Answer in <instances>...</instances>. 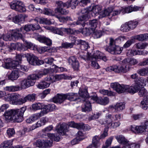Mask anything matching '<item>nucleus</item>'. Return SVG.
Here are the masks:
<instances>
[{
    "label": "nucleus",
    "instance_id": "nucleus-13",
    "mask_svg": "<svg viewBox=\"0 0 148 148\" xmlns=\"http://www.w3.org/2000/svg\"><path fill=\"white\" fill-rule=\"evenodd\" d=\"M69 126L77 129H82L83 130H87L90 129V127L87 125L84 124L82 123H76L74 121H72L69 123Z\"/></svg>",
    "mask_w": 148,
    "mask_h": 148
},
{
    "label": "nucleus",
    "instance_id": "nucleus-1",
    "mask_svg": "<svg viewBox=\"0 0 148 148\" xmlns=\"http://www.w3.org/2000/svg\"><path fill=\"white\" fill-rule=\"evenodd\" d=\"M101 8L97 5L93 7L91 11H89L87 9H82L79 13L78 21L75 23L76 25H81L83 27L85 25V21L91 17H95L101 13Z\"/></svg>",
    "mask_w": 148,
    "mask_h": 148
},
{
    "label": "nucleus",
    "instance_id": "nucleus-53",
    "mask_svg": "<svg viewBox=\"0 0 148 148\" xmlns=\"http://www.w3.org/2000/svg\"><path fill=\"white\" fill-rule=\"evenodd\" d=\"M120 30L124 32H127L130 30L127 22L121 25Z\"/></svg>",
    "mask_w": 148,
    "mask_h": 148
},
{
    "label": "nucleus",
    "instance_id": "nucleus-4",
    "mask_svg": "<svg viewBox=\"0 0 148 148\" xmlns=\"http://www.w3.org/2000/svg\"><path fill=\"white\" fill-rule=\"evenodd\" d=\"M36 77V76L33 74L28 76L26 79L21 81L20 82V89H25L34 85L35 82Z\"/></svg>",
    "mask_w": 148,
    "mask_h": 148
},
{
    "label": "nucleus",
    "instance_id": "nucleus-55",
    "mask_svg": "<svg viewBox=\"0 0 148 148\" xmlns=\"http://www.w3.org/2000/svg\"><path fill=\"white\" fill-rule=\"evenodd\" d=\"M113 138V137L112 136L110 137L106 141V145L102 147V148H107L110 146L111 144Z\"/></svg>",
    "mask_w": 148,
    "mask_h": 148
},
{
    "label": "nucleus",
    "instance_id": "nucleus-43",
    "mask_svg": "<svg viewBox=\"0 0 148 148\" xmlns=\"http://www.w3.org/2000/svg\"><path fill=\"white\" fill-rule=\"evenodd\" d=\"M20 87L18 86H7L4 88L5 90L10 92H14L18 91L20 89Z\"/></svg>",
    "mask_w": 148,
    "mask_h": 148
},
{
    "label": "nucleus",
    "instance_id": "nucleus-9",
    "mask_svg": "<svg viewBox=\"0 0 148 148\" xmlns=\"http://www.w3.org/2000/svg\"><path fill=\"white\" fill-rule=\"evenodd\" d=\"M48 136L51 140V141L49 140H44V143L43 147H50L52 146V141H54L58 142L60 140V138L56 135L53 134L49 133L47 134Z\"/></svg>",
    "mask_w": 148,
    "mask_h": 148
},
{
    "label": "nucleus",
    "instance_id": "nucleus-28",
    "mask_svg": "<svg viewBox=\"0 0 148 148\" xmlns=\"http://www.w3.org/2000/svg\"><path fill=\"white\" fill-rule=\"evenodd\" d=\"M19 71L18 69H15L8 75V79L12 81L17 79L19 77Z\"/></svg>",
    "mask_w": 148,
    "mask_h": 148
},
{
    "label": "nucleus",
    "instance_id": "nucleus-33",
    "mask_svg": "<svg viewBox=\"0 0 148 148\" xmlns=\"http://www.w3.org/2000/svg\"><path fill=\"white\" fill-rule=\"evenodd\" d=\"M85 103L82 107V111L85 112H88L91 110V104L89 101L85 99Z\"/></svg>",
    "mask_w": 148,
    "mask_h": 148
},
{
    "label": "nucleus",
    "instance_id": "nucleus-22",
    "mask_svg": "<svg viewBox=\"0 0 148 148\" xmlns=\"http://www.w3.org/2000/svg\"><path fill=\"white\" fill-rule=\"evenodd\" d=\"M56 130L59 134L61 135H64L67 131L66 126L65 123L59 124L56 127Z\"/></svg>",
    "mask_w": 148,
    "mask_h": 148
},
{
    "label": "nucleus",
    "instance_id": "nucleus-38",
    "mask_svg": "<svg viewBox=\"0 0 148 148\" xmlns=\"http://www.w3.org/2000/svg\"><path fill=\"white\" fill-rule=\"evenodd\" d=\"M37 40L40 42L45 43L48 45L52 44L51 40L44 36L40 37L38 38Z\"/></svg>",
    "mask_w": 148,
    "mask_h": 148
},
{
    "label": "nucleus",
    "instance_id": "nucleus-23",
    "mask_svg": "<svg viewBox=\"0 0 148 148\" xmlns=\"http://www.w3.org/2000/svg\"><path fill=\"white\" fill-rule=\"evenodd\" d=\"M140 8L139 7L134 5H131L129 6L124 9H122L120 10H119L120 13L122 12L123 14L125 13H129L133 11H136L139 10Z\"/></svg>",
    "mask_w": 148,
    "mask_h": 148
},
{
    "label": "nucleus",
    "instance_id": "nucleus-46",
    "mask_svg": "<svg viewBox=\"0 0 148 148\" xmlns=\"http://www.w3.org/2000/svg\"><path fill=\"white\" fill-rule=\"evenodd\" d=\"M100 139V137L97 136H94L92 139V145L96 148L98 147V144Z\"/></svg>",
    "mask_w": 148,
    "mask_h": 148
},
{
    "label": "nucleus",
    "instance_id": "nucleus-37",
    "mask_svg": "<svg viewBox=\"0 0 148 148\" xmlns=\"http://www.w3.org/2000/svg\"><path fill=\"white\" fill-rule=\"evenodd\" d=\"M116 112L120 111L124 109L125 108V104L124 102L117 103L114 106H112Z\"/></svg>",
    "mask_w": 148,
    "mask_h": 148
},
{
    "label": "nucleus",
    "instance_id": "nucleus-11",
    "mask_svg": "<svg viewBox=\"0 0 148 148\" xmlns=\"http://www.w3.org/2000/svg\"><path fill=\"white\" fill-rule=\"evenodd\" d=\"M110 86L111 88L119 93L125 92L128 88L127 85L125 86L123 84H120L118 82L112 83Z\"/></svg>",
    "mask_w": 148,
    "mask_h": 148
},
{
    "label": "nucleus",
    "instance_id": "nucleus-34",
    "mask_svg": "<svg viewBox=\"0 0 148 148\" xmlns=\"http://www.w3.org/2000/svg\"><path fill=\"white\" fill-rule=\"evenodd\" d=\"M66 5L68 7H71L72 9L75 8L78 4V1L77 0H69L65 3Z\"/></svg>",
    "mask_w": 148,
    "mask_h": 148
},
{
    "label": "nucleus",
    "instance_id": "nucleus-57",
    "mask_svg": "<svg viewBox=\"0 0 148 148\" xmlns=\"http://www.w3.org/2000/svg\"><path fill=\"white\" fill-rule=\"evenodd\" d=\"M109 127H106L104 128L103 132L101 134L99 137L100 139H103L108 136V131Z\"/></svg>",
    "mask_w": 148,
    "mask_h": 148
},
{
    "label": "nucleus",
    "instance_id": "nucleus-41",
    "mask_svg": "<svg viewBox=\"0 0 148 148\" xmlns=\"http://www.w3.org/2000/svg\"><path fill=\"white\" fill-rule=\"evenodd\" d=\"M116 139L119 143L125 145L127 144L129 142L128 140L125 138L124 136L122 135L117 136L115 137Z\"/></svg>",
    "mask_w": 148,
    "mask_h": 148
},
{
    "label": "nucleus",
    "instance_id": "nucleus-27",
    "mask_svg": "<svg viewBox=\"0 0 148 148\" xmlns=\"http://www.w3.org/2000/svg\"><path fill=\"white\" fill-rule=\"evenodd\" d=\"M27 61L31 65H35L38 60V58L32 54L27 53L25 55Z\"/></svg>",
    "mask_w": 148,
    "mask_h": 148
},
{
    "label": "nucleus",
    "instance_id": "nucleus-52",
    "mask_svg": "<svg viewBox=\"0 0 148 148\" xmlns=\"http://www.w3.org/2000/svg\"><path fill=\"white\" fill-rule=\"evenodd\" d=\"M30 48L29 46L27 47L22 43H17L16 49L18 50L24 51L27 50V48Z\"/></svg>",
    "mask_w": 148,
    "mask_h": 148
},
{
    "label": "nucleus",
    "instance_id": "nucleus-54",
    "mask_svg": "<svg viewBox=\"0 0 148 148\" xmlns=\"http://www.w3.org/2000/svg\"><path fill=\"white\" fill-rule=\"evenodd\" d=\"M43 13L46 15L49 16H54L55 14L52 11L49 9L44 8L42 10Z\"/></svg>",
    "mask_w": 148,
    "mask_h": 148
},
{
    "label": "nucleus",
    "instance_id": "nucleus-12",
    "mask_svg": "<svg viewBox=\"0 0 148 148\" xmlns=\"http://www.w3.org/2000/svg\"><path fill=\"white\" fill-rule=\"evenodd\" d=\"M56 3L57 5V8L56 9L58 12L62 14L66 15L67 14L69 11L68 10H66L63 8H68L69 7L66 6L64 3H63L61 1H58L56 2Z\"/></svg>",
    "mask_w": 148,
    "mask_h": 148
},
{
    "label": "nucleus",
    "instance_id": "nucleus-64",
    "mask_svg": "<svg viewBox=\"0 0 148 148\" xmlns=\"http://www.w3.org/2000/svg\"><path fill=\"white\" fill-rule=\"evenodd\" d=\"M77 138H78L79 141H81L84 138V133L81 131H79L76 134Z\"/></svg>",
    "mask_w": 148,
    "mask_h": 148
},
{
    "label": "nucleus",
    "instance_id": "nucleus-24",
    "mask_svg": "<svg viewBox=\"0 0 148 148\" xmlns=\"http://www.w3.org/2000/svg\"><path fill=\"white\" fill-rule=\"evenodd\" d=\"M21 28H23L22 30L24 29L27 32H29L30 31H34L35 30H38L40 28L39 25H34L31 24L29 25H25L24 27H21Z\"/></svg>",
    "mask_w": 148,
    "mask_h": 148
},
{
    "label": "nucleus",
    "instance_id": "nucleus-60",
    "mask_svg": "<svg viewBox=\"0 0 148 148\" xmlns=\"http://www.w3.org/2000/svg\"><path fill=\"white\" fill-rule=\"evenodd\" d=\"M90 60H91V65L92 67L95 69H98L99 67V66L98 63L96 62L97 60H93V58H91Z\"/></svg>",
    "mask_w": 148,
    "mask_h": 148
},
{
    "label": "nucleus",
    "instance_id": "nucleus-16",
    "mask_svg": "<svg viewBox=\"0 0 148 148\" xmlns=\"http://www.w3.org/2000/svg\"><path fill=\"white\" fill-rule=\"evenodd\" d=\"M120 13L119 11L117 10L113 11V10L111 8L104 10L103 11H101L100 15L102 17H104L107 16H115L117 15Z\"/></svg>",
    "mask_w": 148,
    "mask_h": 148
},
{
    "label": "nucleus",
    "instance_id": "nucleus-30",
    "mask_svg": "<svg viewBox=\"0 0 148 148\" xmlns=\"http://www.w3.org/2000/svg\"><path fill=\"white\" fill-rule=\"evenodd\" d=\"M123 63L127 64L128 65H135L138 63V61L136 59L128 58L124 59L122 61Z\"/></svg>",
    "mask_w": 148,
    "mask_h": 148
},
{
    "label": "nucleus",
    "instance_id": "nucleus-29",
    "mask_svg": "<svg viewBox=\"0 0 148 148\" xmlns=\"http://www.w3.org/2000/svg\"><path fill=\"white\" fill-rule=\"evenodd\" d=\"M65 100L64 94H58L53 98L52 101L55 103H60L63 102Z\"/></svg>",
    "mask_w": 148,
    "mask_h": 148
},
{
    "label": "nucleus",
    "instance_id": "nucleus-20",
    "mask_svg": "<svg viewBox=\"0 0 148 148\" xmlns=\"http://www.w3.org/2000/svg\"><path fill=\"white\" fill-rule=\"evenodd\" d=\"M4 116L5 120L7 122H10L13 120L14 121V109L6 111Z\"/></svg>",
    "mask_w": 148,
    "mask_h": 148
},
{
    "label": "nucleus",
    "instance_id": "nucleus-50",
    "mask_svg": "<svg viewBox=\"0 0 148 148\" xmlns=\"http://www.w3.org/2000/svg\"><path fill=\"white\" fill-rule=\"evenodd\" d=\"M79 96L82 98H86L88 97V92L87 88H85L84 90H82L80 89L79 92Z\"/></svg>",
    "mask_w": 148,
    "mask_h": 148
},
{
    "label": "nucleus",
    "instance_id": "nucleus-19",
    "mask_svg": "<svg viewBox=\"0 0 148 148\" xmlns=\"http://www.w3.org/2000/svg\"><path fill=\"white\" fill-rule=\"evenodd\" d=\"M53 30V33L61 36L63 35L64 33L67 34H72L70 28H66L63 27L60 28L54 27V29Z\"/></svg>",
    "mask_w": 148,
    "mask_h": 148
},
{
    "label": "nucleus",
    "instance_id": "nucleus-44",
    "mask_svg": "<svg viewBox=\"0 0 148 148\" xmlns=\"http://www.w3.org/2000/svg\"><path fill=\"white\" fill-rule=\"evenodd\" d=\"M145 82H145L144 84H143L142 86L140 87L141 88L139 90V92L138 93V95L140 97L145 96L147 94V91L144 87V85L145 84Z\"/></svg>",
    "mask_w": 148,
    "mask_h": 148
},
{
    "label": "nucleus",
    "instance_id": "nucleus-49",
    "mask_svg": "<svg viewBox=\"0 0 148 148\" xmlns=\"http://www.w3.org/2000/svg\"><path fill=\"white\" fill-rule=\"evenodd\" d=\"M148 45V44L145 42H139L136 43L134 46L138 49H144Z\"/></svg>",
    "mask_w": 148,
    "mask_h": 148
},
{
    "label": "nucleus",
    "instance_id": "nucleus-48",
    "mask_svg": "<svg viewBox=\"0 0 148 148\" xmlns=\"http://www.w3.org/2000/svg\"><path fill=\"white\" fill-rule=\"evenodd\" d=\"M49 72V70L47 69H45L42 72L39 73L37 74H33L36 76V79H39L44 75L47 74Z\"/></svg>",
    "mask_w": 148,
    "mask_h": 148
},
{
    "label": "nucleus",
    "instance_id": "nucleus-35",
    "mask_svg": "<svg viewBox=\"0 0 148 148\" xmlns=\"http://www.w3.org/2000/svg\"><path fill=\"white\" fill-rule=\"evenodd\" d=\"M13 140L4 141L1 145V148H12Z\"/></svg>",
    "mask_w": 148,
    "mask_h": 148
},
{
    "label": "nucleus",
    "instance_id": "nucleus-8",
    "mask_svg": "<svg viewBox=\"0 0 148 148\" xmlns=\"http://www.w3.org/2000/svg\"><path fill=\"white\" fill-rule=\"evenodd\" d=\"M26 109V106L23 107L20 109H14V121L20 122L23 120L24 113Z\"/></svg>",
    "mask_w": 148,
    "mask_h": 148
},
{
    "label": "nucleus",
    "instance_id": "nucleus-39",
    "mask_svg": "<svg viewBox=\"0 0 148 148\" xmlns=\"http://www.w3.org/2000/svg\"><path fill=\"white\" fill-rule=\"evenodd\" d=\"M36 95L35 94H29L26 96L25 98H23V103H25L27 101H33L35 100Z\"/></svg>",
    "mask_w": 148,
    "mask_h": 148
},
{
    "label": "nucleus",
    "instance_id": "nucleus-40",
    "mask_svg": "<svg viewBox=\"0 0 148 148\" xmlns=\"http://www.w3.org/2000/svg\"><path fill=\"white\" fill-rule=\"evenodd\" d=\"M51 84V82L42 81L37 86V87L40 89H44L49 87Z\"/></svg>",
    "mask_w": 148,
    "mask_h": 148
},
{
    "label": "nucleus",
    "instance_id": "nucleus-17",
    "mask_svg": "<svg viewBox=\"0 0 148 148\" xmlns=\"http://www.w3.org/2000/svg\"><path fill=\"white\" fill-rule=\"evenodd\" d=\"M91 99L95 101L97 103L101 105H105L108 104L109 102V99L107 97L103 98L101 97H98L97 95H94L91 97Z\"/></svg>",
    "mask_w": 148,
    "mask_h": 148
},
{
    "label": "nucleus",
    "instance_id": "nucleus-63",
    "mask_svg": "<svg viewBox=\"0 0 148 148\" xmlns=\"http://www.w3.org/2000/svg\"><path fill=\"white\" fill-rule=\"evenodd\" d=\"M7 133L9 137L13 136L15 133L14 130L13 128H9L7 130Z\"/></svg>",
    "mask_w": 148,
    "mask_h": 148
},
{
    "label": "nucleus",
    "instance_id": "nucleus-61",
    "mask_svg": "<svg viewBox=\"0 0 148 148\" xmlns=\"http://www.w3.org/2000/svg\"><path fill=\"white\" fill-rule=\"evenodd\" d=\"M42 125L41 122L40 120L38 121L35 124H34L30 128V129L32 130H33L36 128L41 126Z\"/></svg>",
    "mask_w": 148,
    "mask_h": 148
},
{
    "label": "nucleus",
    "instance_id": "nucleus-14",
    "mask_svg": "<svg viewBox=\"0 0 148 148\" xmlns=\"http://www.w3.org/2000/svg\"><path fill=\"white\" fill-rule=\"evenodd\" d=\"M68 62L73 69L78 70L79 67V64L77 58L75 56H71L68 59Z\"/></svg>",
    "mask_w": 148,
    "mask_h": 148
},
{
    "label": "nucleus",
    "instance_id": "nucleus-5",
    "mask_svg": "<svg viewBox=\"0 0 148 148\" xmlns=\"http://www.w3.org/2000/svg\"><path fill=\"white\" fill-rule=\"evenodd\" d=\"M109 47L105 49L106 51H107L112 54H118L121 53L123 48H121L115 44V41L112 38L110 39Z\"/></svg>",
    "mask_w": 148,
    "mask_h": 148
},
{
    "label": "nucleus",
    "instance_id": "nucleus-31",
    "mask_svg": "<svg viewBox=\"0 0 148 148\" xmlns=\"http://www.w3.org/2000/svg\"><path fill=\"white\" fill-rule=\"evenodd\" d=\"M25 18L24 16L20 14L12 17V20L15 23H21L24 22Z\"/></svg>",
    "mask_w": 148,
    "mask_h": 148
},
{
    "label": "nucleus",
    "instance_id": "nucleus-26",
    "mask_svg": "<svg viewBox=\"0 0 148 148\" xmlns=\"http://www.w3.org/2000/svg\"><path fill=\"white\" fill-rule=\"evenodd\" d=\"M146 82V80L143 78H140L138 81L136 82L134 84L132 85L134 87V90L135 93L139 91L140 87L142 86L143 84H144V82Z\"/></svg>",
    "mask_w": 148,
    "mask_h": 148
},
{
    "label": "nucleus",
    "instance_id": "nucleus-47",
    "mask_svg": "<svg viewBox=\"0 0 148 148\" xmlns=\"http://www.w3.org/2000/svg\"><path fill=\"white\" fill-rule=\"evenodd\" d=\"M98 23V21L96 19L90 20L89 22V25L91 27V29H95L97 27Z\"/></svg>",
    "mask_w": 148,
    "mask_h": 148
},
{
    "label": "nucleus",
    "instance_id": "nucleus-7",
    "mask_svg": "<svg viewBox=\"0 0 148 148\" xmlns=\"http://www.w3.org/2000/svg\"><path fill=\"white\" fill-rule=\"evenodd\" d=\"M10 5L12 9L20 12H23L26 11L23 3L20 1H12L10 3Z\"/></svg>",
    "mask_w": 148,
    "mask_h": 148
},
{
    "label": "nucleus",
    "instance_id": "nucleus-3",
    "mask_svg": "<svg viewBox=\"0 0 148 148\" xmlns=\"http://www.w3.org/2000/svg\"><path fill=\"white\" fill-rule=\"evenodd\" d=\"M16 60H12L11 58H7L4 59L5 64L3 67L7 69L14 68L19 64L20 62L22 60V56L21 55H17L16 56Z\"/></svg>",
    "mask_w": 148,
    "mask_h": 148
},
{
    "label": "nucleus",
    "instance_id": "nucleus-18",
    "mask_svg": "<svg viewBox=\"0 0 148 148\" xmlns=\"http://www.w3.org/2000/svg\"><path fill=\"white\" fill-rule=\"evenodd\" d=\"M23 28L19 29H16L12 30L11 34V36L12 39H14L15 40L19 39L23 40V36L21 34Z\"/></svg>",
    "mask_w": 148,
    "mask_h": 148
},
{
    "label": "nucleus",
    "instance_id": "nucleus-45",
    "mask_svg": "<svg viewBox=\"0 0 148 148\" xmlns=\"http://www.w3.org/2000/svg\"><path fill=\"white\" fill-rule=\"evenodd\" d=\"M148 95H147L146 98H144L141 102V107L145 110H147L148 107Z\"/></svg>",
    "mask_w": 148,
    "mask_h": 148
},
{
    "label": "nucleus",
    "instance_id": "nucleus-2",
    "mask_svg": "<svg viewBox=\"0 0 148 148\" xmlns=\"http://www.w3.org/2000/svg\"><path fill=\"white\" fill-rule=\"evenodd\" d=\"M120 64L118 66L114 65L112 66L108 67L106 69H104L106 71L109 72L114 71L116 73H125L130 70V67L127 64H124L122 61L120 62Z\"/></svg>",
    "mask_w": 148,
    "mask_h": 148
},
{
    "label": "nucleus",
    "instance_id": "nucleus-59",
    "mask_svg": "<svg viewBox=\"0 0 148 148\" xmlns=\"http://www.w3.org/2000/svg\"><path fill=\"white\" fill-rule=\"evenodd\" d=\"M12 38L10 35L8 34H4L0 37V40H4L5 41H10L11 40Z\"/></svg>",
    "mask_w": 148,
    "mask_h": 148
},
{
    "label": "nucleus",
    "instance_id": "nucleus-56",
    "mask_svg": "<svg viewBox=\"0 0 148 148\" xmlns=\"http://www.w3.org/2000/svg\"><path fill=\"white\" fill-rule=\"evenodd\" d=\"M130 29H133L136 27L138 22L136 21H130L127 22Z\"/></svg>",
    "mask_w": 148,
    "mask_h": 148
},
{
    "label": "nucleus",
    "instance_id": "nucleus-15",
    "mask_svg": "<svg viewBox=\"0 0 148 148\" xmlns=\"http://www.w3.org/2000/svg\"><path fill=\"white\" fill-rule=\"evenodd\" d=\"M47 111H41L39 113L33 114L29 118L26 120V122L28 123H32L35 120H37L41 117L43 116L45 114H47Z\"/></svg>",
    "mask_w": 148,
    "mask_h": 148
},
{
    "label": "nucleus",
    "instance_id": "nucleus-62",
    "mask_svg": "<svg viewBox=\"0 0 148 148\" xmlns=\"http://www.w3.org/2000/svg\"><path fill=\"white\" fill-rule=\"evenodd\" d=\"M93 35L95 38H99L102 35V32L101 31H96L93 33Z\"/></svg>",
    "mask_w": 148,
    "mask_h": 148
},
{
    "label": "nucleus",
    "instance_id": "nucleus-36",
    "mask_svg": "<svg viewBox=\"0 0 148 148\" xmlns=\"http://www.w3.org/2000/svg\"><path fill=\"white\" fill-rule=\"evenodd\" d=\"M77 41V42L76 43V44L77 45L80 44L81 48L82 50H86L90 47L88 43L84 41L81 39H78Z\"/></svg>",
    "mask_w": 148,
    "mask_h": 148
},
{
    "label": "nucleus",
    "instance_id": "nucleus-32",
    "mask_svg": "<svg viewBox=\"0 0 148 148\" xmlns=\"http://www.w3.org/2000/svg\"><path fill=\"white\" fill-rule=\"evenodd\" d=\"M113 118V116L111 114H109L106 116V119L105 121H102V120H100L99 121L101 125L104 124L105 123H107L108 126L112 123V119Z\"/></svg>",
    "mask_w": 148,
    "mask_h": 148
},
{
    "label": "nucleus",
    "instance_id": "nucleus-21",
    "mask_svg": "<svg viewBox=\"0 0 148 148\" xmlns=\"http://www.w3.org/2000/svg\"><path fill=\"white\" fill-rule=\"evenodd\" d=\"M11 102L14 105H21L23 104V98L19 99V95L18 94L14 93L11 95Z\"/></svg>",
    "mask_w": 148,
    "mask_h": 148
},
{
    "label": "nucleus",
    "instance_id": "nucleus-25",
    "mask_svg": "<svg viewBox=\"0 0 148 148\" xmlns=\"http://www.w3.org/2000/svg\"><path fill=\"white\" fill-rule=\"evenodd\" d=\"M146 122L143 124L138 126L137 133L143 134H148V125H146Z\"/></svg>",
    "mask_w": 148,
    "mask_h": 148
},
{
    "label": "nucleus",
    "instance_id": "nucleus-51",
    "mask_svg": "<svg viewBox=\"0 0 148 148\" xmlns=\"http://www.w3.org/2000/svg\"><path fill=\"white\" fill-rule=\"evenodd\" d=\"M137 73L141 76H146L148 74V69L145 68L140 69L137 71Z\"/></svg>",
    "mask_w": 148,
    "mask_h": 148
},
{
    "label": "nucleus",
    "instance_id": "nucleus-10",
    "mask_svg": "<svg viewBox=\"0 0 148 148\" xmlns=\"http://www.w3.org/2000/svg\"><path fill=\"white\" fill-rule=\"evenodd\" d=\"M103 53L99 51H96L92 55L88 53L86 56H81V58L84 60H90L91 58H93L95 60L98 59H101Z\"/></svg>",
    "mask_w": 148,
    "mask_h": 148
},
{
    "label": "nucleus",
    "instance_id": "nucleus-42",
    "mask_svg": "<svg viewBox=\"0 0 148 148\" xmlns=\"http://www.w3.org/2000/svg\"><path fill=\"white\" fill-rule=\"evenodd\" d=\"M77 94L69 93L64 94L65 99H68L71 101H74L77 99Z\"/></svg>",
    "mask_w": 148,
    "mask_h": 148
},
{
    "label": "nucleus",
    "instance_id": "nucleus-58",
    "mask_svg": "<svg viewBox=\"0 0 148 148\" xmlns=\"http://www.w3.org/2000/svg\"><path fill=\"white\" fill-rule=\"evenodd\" d=\"M64 78V75H57L55 76H53V82H55L57 80L63 79Z\"/></svg>",
    "mask_w": 148,
    "mask_h": 148
},
{
    "label": "nucleus",
    "instance_id": "nucleus-6",
    "mask_svg": "<svg viewBox=\"0 0 148 148\" xmlns=\"http://www.w3.org/2000/svg\"><path fill=\"white\" fill-rule=\"evenodd\" d=\"M32 109L34 110L39 109H42V111H45L47 114L49 111L53 110L55 107V105L53 104H48L45 105L44 104L41 103H38L33 104L32 105Z\"/></svg>",
    "mask_w": 148,
    "mask_h": 148
}]
</instances>
